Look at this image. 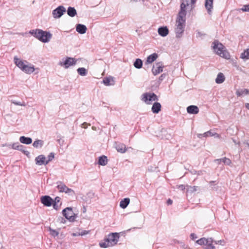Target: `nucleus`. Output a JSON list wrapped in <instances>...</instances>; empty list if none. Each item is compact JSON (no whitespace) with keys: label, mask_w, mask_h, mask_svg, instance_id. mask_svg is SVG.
I'll list each match as a JSON object with an SVG mask.
<instances>
[{"label":"nucleus","mask_w":249,"mask_h":249,"mask_svg":"<svg viewBox=\"0 0 249 249\" xmlns=\"http://www.w3.org/2000/svg\"><path fill=\"white\" fill-rule=\"evenodd\" d=\"M67 14L71 17H73L77 14V12L74 7H69L67 9Z\"/></svg>","instance_id":"nucleus-29"},{"label":"nucleus","mask_w":249,"mask_h":249,"mask_svg":"<svg viewBox=\"0 0 249 249\" xmlns=\"http://www.w3.org/2000/svg\"><path fill=\"white\" fill-rule=\"evenodd\" d=\"M202 136H203V135H202V134H199L198 135V138H201Z\"/></svg>","instance_id":"nucleus-54"},{"label":"nucleus","mask_w":249,"mask_h":249,"mask_svg":"<svg viewBox=\"0 0 249 249\" xmlns=\"http://www.w3.org/2000/svg\"><path fill=\"white\" fill-rule=\"evenodd\" d=\"M29 33L43 43L49 42L52 37V34L50 32L44 31L41 29L33 30Z\"/></svg>","instance_id":"nucleus-3"},{"label":"nucleus","mask_w":249,"mask_h":249,"mask_svg":"<svg viewBox=\"0 0 249 249\" xmlns=\"http://www.w3.org/2000/svg\"><path fill=\"white\" fill-rule=\"evenodd\" d=\"M158 54L156 53H154L147 57L146 63L147 64H151L156 60L158 58Z\"/></svg>","instance_id":"nucleus-23"},{"label":"nucleus","mask_w":249,"mask_h":249,"mask_svg":"<svg viewBox=\"0 0 249 249\" xmlns=\"http://www.w3.org/2000/svg\"><path fill=\"white\" fill-rule=\"evenodd\" d=\"M43 143L44 142L43 141L40 140H37L34 142L33 145L34 147L36 148H41L43 146Z\"/></svg>","instance_id":"nucleus-31"},{"label":"nucleus","mask_w":249,"mask_h":249,"mask_svg":"<svg viewBox=\"0 0 249 249\" xmlns=\"http://www.w3.org/2000/svg\"><path fill=\"white\" fill-rule=\"evenodd\" d=\"M191 238L192 239H196L197 238V237H196V235L195 233H192L191 234Z\"/></svg>","instance_id":"nucleus-46"},{"label":"nucleus","mask_w":249,"mask_h":249,"mask_svg":"<svg viewBox=\"0 0 249 249\" xmlns=\"http://www.w3.org/2000/svg\"><path fill=\"white\" fill-rule=\"evenodd\" d=\"M209 136H213L215 138L219 139L220 135L216 133L213 132L211 131H209Z\"/></svg>","instance_id":"nucleus-38"},{"label":"nucleus","mask_w":249,"mask_h":249,"mask_svg":"<svg viewBox=\"0 0 249 249\" xmlns=\"http://www.w3.org/2000/svg\"><path fill=\"white\" fill-rule=\"evenodd\" d=\"M212 47L214 53L220 57L229 59L230 58L229 53L227 51L224 45L217 40H214Z\"/></svg>","instance_id":"nucleus-4"},{"label":"nucleus","mask_w":249,"mask_h":249,"mask_svg":"<svg viewBox=\"0 0 249 249\" xmlns=\"http://www.w3.org/2000/svg\"><path fill=\"white\" fill-rule=\"evenodd\" d=\"M163 66L161 62L156 63L152 68V71L154 75H156L163 71Z\"/></svg>","instance_id":"nucleus-13"},{"label":"nucleus","mask_w":249,"mask_h":249,"mask_svg":"<svg viewBox=\"0 0 249 249\" xmlns=\"http://www.w3.org/2000/svg\"><path fill=\"white\" fill-rule=\"evenodd\" d=\"M196 1V0H191V3L192 4H194Z\"/></svg>","instance_id":"nucleus-51"},{"label":"nucleus","mask_w":249,"mask_h":249,"mask_svg":"<svg viewBox=\"0 0 249 249\" xmlns=\"http://www.w3.org/2000/svg\"><path fill=\"white\" fill-rule=\"evenodd\" d=\"M76 31L80 34L86 33L87 28L86 26L83 24H78L76 27Z\"/></svg>","instance_id":"nucleus-20"},{"label":"nucleus","mask_w":249,"mask_h":249,"mask_svg":"<svg viewBox=\"0 0 249 249\" xmlns=\"http://www.w3.org/2000/svg\"><path fill=\"white\" fill-rule=\"evenodd\" d=\"M117 150L122 153H124L126 151V147L124 145L119 144L116 147Z\"/></svg>","instance_id":"nucleus-35"},{"label":"nucleus","mask_w":249,"mask_h":249,"mask_svg":"<svg viewBox=\"0 0 249 249\" xmlns=\"http://www.w3.org/2000/svg\"><path fill=\"white\" fill-rule=\"evenodd\" d=\"M62 213L65 218L70 221L73 222L75 220V214L71 207H67L64 209L62 211Z\"/></svg>","instance_id":"nucleus-8"},{"label":"nucleus","mask_w":249,"mask_h":249,"mask_svg":"<svg viewBox=\"0 0 249 249\" xmlns=\"http://www.w3.org/2000/svg\"><path fill=\"white\" fill-rule=\"evenodd\" d=\"M158 100L157 96L154 93L146 92L142 95V100L147 104H151L152 102Z\"/></svg>","instance_id":"nucleus-5"},{"label":"nucleus","mask_w":249,"mask_h":249,"mask_svg":"<svg viewBox=\"0 0 249 249\" xmlns=\"http://www.w3.org/2000/svg\"><path fill=\"white\" fill-rule=\"evenodd\" d=\"M165 131H166L165 130H162V132H165Z\"/></svg>","instance_id":"nucleus-56"},{"label":"nucleus","mask_w":249,"mask_h":249,"mask_svg":"<svg viewBox=\"0 0 249 249\" xmlns=\"http://www.w3.org/2000/svg\"><path fill=\"white\" fill-rule=\"evenodd\" d=\"M142 62L141 59L139 58L136 59L134 63V66L137 69H140L142 67Z\"/></svg>","instance_id":"nucleus-33"},{"label":"nucleus","mask_w":249,"mask_h":249,"mask_svg":"<svg viewBox=\"0 0 249 249\" xmlns=\"http://www.w3.org/2000/svg\"><path fill=\"white\" fill-rule=\"evenodd\" d=\"M225 80V77L224 76V75L223 74V73L220 72L217 75V77L215 79V82L217 84H221L223 82H224Z\"/></svg>","instance_id":"nucleus-26"},{"label":"nucleus","mask_w":249,"mask_h":249,"mask_svg":"<svg viewBox=\"0 0 249 249\" xmlns=\"http://www.w3.org/2000/svg\"><path fill=\"white\" fill-rule=\"evenodd\" d=\"M76 63V60L74 58L67 57L65 60L63 59L62 61L60 62L59 65L65 69H68L71 66L75 65Z\"/></svg>","instance_id":"nucleus-9"},{"label":"nucleus","mask_w":249,"mask_h":249,"mask_svg":"<svg viewBox=\"0 0 249 249\" xmlns=\"http://www.w3.org/2000/svg\"><path fill=\"white\" fill-rule=\"evenodd\" d=\"M197 35H198L199 36H201V34H200V32H198V33H197Z\"/></svg>","instance_id":"nucleus-55"},{"label":"nucleus","mask_w":249,"mask_h":249,"mask_svg":"<svg viewBox=\"0 0 249 249\" xmlns=\"http://www.w3.org/2000/svg\"><path fill=\"white\" fill-rule=\"evenodd\" d=\"M14 62L17 67L26 74H30L36 71V73H38L39 71L38 68H35L32 64L18 58L17 56H14Z\"/></svg>","instance_id":"nucleus-2"},{"label":"nucleus","mask_w":249,"mask_h":249,"mask_svg":"<svg viewBox=\"0 0 249 249\" xmlns=\"http://www.w3.org/2000/svg\"><path fill=\"white\" fill-rule=\"evenodd\" d=\"M107 163V157L105 156H102L99 157L98 160V164L99 165L105 166Z\"/></svg>","instance_id":"nucleus-30"},{"label":"nucleus","mask_w":249,"mask_h":249,"mask_svg":"<svg viewBox=\"0 0 249 249\" xmlns=\"http://www.w3.org/2000/svg\"><path fill=\"white\" fill-rule=\"evenodd\" d=\"M240 58L244 60L249 59V48L246 50L241 54Z\"/></svg>","instance_id":"nucleus-32"},{"label":"nucleus","mask_w":249,"mask_h":249,"mask_svg":"<svg viewBox=\"0 0 249 249\" xmlns=\"http://www.w3.org/2000/svg\"><path fill=\"white\" fill-rule=\"evenodd\" d=\"M186 12L185 10V2L182 3L180 5V10L178 15L175 28L176 37L181 38L184 32L185 27Z\"/></svg>","instance_id":"nucleus-1"},{"label":"nucleus","mask_w":249,"mask_h":249,"mask_svg":"<svg viewBox=\"0 0 249 249\" xmlns=\"http://www.w3.org/2000/svg\"><path fill=\"white\" fill-rule=\"evenodd\" d=\"M213 181H210V183H213Z\"/></svg>","instance_id":"nucleus-58"},{"label":"nucleus","mask_w":249,"mask_h":249,"mask_svg":"<svg viewBox=\"0 0 249 249\" xmlns=\"http://www.w3.org/2000/svg\"><path fill=\"white\" fill-rule=\"evenodd\" d=\"M78 73L81 76H85L87 73V70L84 68H79L77 69Z\"/></svg>","instance_id":"nucleus-36"},{"label":"nucleus","mask_w":249,"mask_h":249,"mask_svg":"<svg viewBox=\"0 0 249 249\" xmlns=\"http://www.w3.org/2000/svg\"><path fill=\"white\" fill-rule=\"evenodd\" d=\"M119 238V234L117 232L109 234L107 239L109 242L110 246H113L116 245Z\"/></svg>","instance_id":"nucleus-11"},{"label":"nucleus","mask_w":249,"mask_h":249,"mask_svg":"<svg viewBox=\"0 0 249 249\" xmlns=\"http://www.w3.org/2000/svg\"><path fill=\"white\" fill-rule=\"evenodd\" d=\"M19 141L22 143L29 144L32 143V140L31 138L26 137L25 136H21L19 138Z\"/></svg>","instance_id":"nucleus-24"},{"label":"nucleus","mask_w":249,"mask_h":249,"mask_svg":"<svg viewBox=\"0 0 249 249\" xmlns=\"http://www.w3.org/2000/svg\"><path fill=\"white\" fill-rule=\"evenodd\" d=\"M12 103L17 106H25L26 104L24 102H20L17 101H13Z\"/></svg>","instance_id":"nucleus-43"},{"label":"nucleus","mask_w":249,"mask_h":249,"mask_svg":"<svg viewBox=\"0 0 249 249\" xmlns=\"http://www.w3.org/2000/svg\"><path fill=\"white\" fill-rule=\"evenodd\" d=\"M213 241L211 238H202L196 241L198 244L205 246V249H215V247L213 245Z\"/></svg>","instance_id":"nucleus-6"},{"label":"nucleus","mask_w":249,"mask_h":249,"mask_svg":"<svg viewBox=\"0 0 249 249\" xmlns=\"http://www.w3.org/2000/svg\"><path fill=\"white\" fill-rule=\"evenodd\" d=\"M178 189H179L182 191H183L185 189V186L184 185H180L178 186Z\"/></svg>","instance_id":"nucleus-44"},{"label":"nucleus","mask_w":249,"mask_h":249,"mask_svg":"<svg viewBox=\"0 0 249 249\" xmlns=\"http://www.w3.org/2000/svg\"><path fill=\"white\" fill-rule=\"evenodd\" d=\"M159 34L163 37L167 36L169 34V30L166 26L161 27L158 29Z\"/></svg>","instance_id":"nucleus-17"},{"label":"nucleus","mask_w":249,"mask_h":249,"mask_svg":"<svg viewBox=\"0 0 249 249\" xmlns=\"http://www.w3.org/2000/svg\"><path fill=\"white\" fill-rule=\"evenodd\" d=\"M246 107L249 109V103L246 104Z\"/></svg>","instance_id":"nucleus-53"},{"label":"nucleus","mask_w":249,"mask_h":249,"mask_svg":"<svg viewBox=\"0 0 249 249\" xmlns=\"http://www.w3.org/2000/svg\"><path fill=\"white\" fill-rule=\"evenodd\" d=\"M66 10V8L63 6H59L53 11V16L54 18H59L64 14Z\"/></svg>","instance_id":"nucleus-10"},{"label":"nucleus","mask_w":249,"mask_h":249,"mask_svg":"<svg viewBox=\"0 0 249 249\" xmlns=\"http://www.w3.org/2000/svg\"><path fill=\"white\" fill-rule=\"evenodd\" d=\"M236 94L238 96H245L249 94V90L246 89H238L236 91Z\"/></svg>","instance_id":"nucleus-28"},{"label":"nucleus","mask_w":249,"mask_h":249,"mask_svg":"<svg viewBox=\"0 0 249 249\" xmlns=\"http://www.w3.org/2000/svg\"><path fill=\"white\" fill-rule=\"evenodd\" d=\"M213 0H206L205 3V7L207 10L208 13L209 14H211L213 8Z\"/></svg>","instance_id":"nucleus-18"},{"label":"nucleus","mask_w":249,"mask_h":249,"mask_svg":"<svg viewBox=\"0 0 249 249\" xmlns=\"http://www.w3.org/2000/svg\"><path fill=\"white\" fill-rule=\"evenodd\" d=\"M202 135L203 137H209V131L203 134Z\"/></svg>","instance_id":"nucleus-47"},{"label":"nucleus","mask_w":249,"mask_h":249,"mask_svg":"<svg viewBox=\"0 0 249 249\" xmlns=\"http://www.w3.org/2000/svg\"><path fill=\"white\" fill-rule=\"evenodd\" d=\"M50 234L54 237L57 236L59 234V232L51 228H50Z\"/></svg>","instance_id":"nucleus-40"},{"label":"nucleus","mask_w":249,"mask_h":249,"mask_svg":"<svg viewBox=\"0 0 249 249\" xmlns=\"http://www.w3.org/2000/svg\"><path fill=\"white\" fill-rule=\"evenodd\" d=\"M214 242L215 244L220 245H221L223 246H225V244H226V242L224 240H218V241H215Z\"/></svg>","instance_id":"nucleus-41"},{"label":"nucleus","mask_w":249,"mask_h":249,"mask_svg":"<svg viewBox=\"0 0 249 249\" xmlns=\"http://www.w3.org/2000/svg\"><path fill=\"white\" fill-rule=\"evenodd\" d=\"M130 203V199L129 198H125L122 200L120 202V207L123 209H125Z\"/></svg>","instance_id":"nucleus-25"},{"label":"nucleus","mask_w":249,"mask_h":249,"mask_svg":"<svg viewBox=\"0 0 249 249\" xmlns=\"http://www.w3.org/2000/svg\"><path fill=\"white\" fill-rule=\"evenodd\" d=\"M36 164L38 165H46V158L43 155H40L35 159Z\"/></svg>","instance_id":"nucleus-15"},{"label":"nucleus","mask_w":249,"mask_h":249,"mask_svg":"<svg viewBox=\"0 0 249 249\" xmlns=\"http://www.w3.org/2000/svg\"><path fill=\"white\" fill-rule=\"evenodd\" d=\"M213 181H210V183H213Z\"/></svg>","instance_id":"nucleus-57"},{"label":"nucleus","mask_w":249,"mask_h":249,"mask_svg":"<svg viewBox=\"0 0 249 249\" xmlns=\"http://www.w3.org/2000/svg\"><path fill=\"white\" fill-rule=\"evenodd\" d=\"M60 200H61L60 197L57 196L55 198L54 200H53V202L52 204H53V207L54 209L57 210L59 209V208L61 205V203L60 202Z\"/></svg>","instance_id":"nucleus-22"},{"label":"nucleus","mask_w":249,"mask_h":249,"mask_svg":"<svg viewBox=\"0 0 249 249\" xmlns=\"http://www.w3.org/2000/svg\"><path fill=\"white\" fill-rule=\"evenodd\" d=\"M245 143L248 145V146L249 147V140H247L245 142Z\"/></svg>","instance_id":"nucleus-52"},{"label":"nucleus","mask_w":249,"mask_h":249,"mask_svg":"<svg viewBox=\"0 0 249 249\" xmlns=\"http://www.w3.org/2000/svg\"><path fill=\"white\" fill-rule=\"evenodd\" d=\"M187 111L189 114H196L199 112V108L196 106H190L187 108Z\"/></svg>","instance_id":"nucleus-16"},{"label":"nucleus","mask_w":249,"mask_h":249,"mask_svg":"<svg viewBox=\"0 0 249 249\" xmlns=\"http://www.w3.org/2000/svg\"><path fill=\"white\" fill-rule=\"evenodd\" d=\"M87 125L88 124L86 123H84L83 124H82V127L84 128H86L87 127Z\"/></svg>","instance_id":"nucleus-48"},{"label":"nucleus","mask_w":249,"mask_h":249,"mask_svg":"<svg viewBox=\"0 0 249 249\" xmlns=\"http://www.w3.org/2000/svg\"><path fill=\"white\" fill-rule=\"evenodd\" d=\"M215 162H217L218 164H220L221 162H223L224 164L230 165L231 163V160L227 158H224L222 159H216L214 160Z\"/></svg>","instance_id":"nucleus-27"},{"label":"nucleus","mask_w":249,"mask_h":249,"mask_svg":"<svg viewBox=\"0 0 249 249\" xmlns=\"http://www.w3.org/2000/svg\"><path fill=\"white\" fill-rule=\"evenodd\" d=\"M54 158V155L53 153H51L46 159V164H48L50 161H52Z\"/></svg>","instance_id":"nucleus-37"},{"label":"nucleus","mask_w":249,"mask_h":249,"mask_svg":"<svg viewBox=\"0 0 249 249\" xmlns=\"http://www.w3.org/2000/svg\"><path fill=\"white\" fill-rule=\"evenodd\" d=\"M232 141H233V142H234L235 144H240V142H236V141L234 139H232Z\"/></svg>","instance_id":"nucleus-50"},{"label":"nucleus","mask_w":249,"mask_h":249,"mask_svg":"<svg viewBox=\"0 0 249 249\" xmlns=\"http://www.w3.org/2000/svg\"><path fill=\"white\" fill-rule=\"evenodd\" d=\"M172 203H173V201H172L171 199H169L167 200V204H168V205H171V204H172Z\"/></svg>","instance_id":"nucleus-49"},{"label":"nucleus","mask_w":249,"mask_h":249,"mask_svg":"<svg viewBox=\"0 0 249 249\" xmlns=\"http://www.w3.org/2000/svg\"><path fill=\"white\" fill-rule=\"evenodd\" d=\"M239 10H241L243 12H249V4L244 5Z\"/></svg>","instance_id":"nucleus-42"},{"label":"nucleus","mask_w":249,"mask_h":249,"mask_svg":"<svg viewBox=\"0 0 249 249\" xmlns=\"http://www.w3.org/2000/svg\"><path fill=\"white\" fill-rule=\"evenodd\" d=\"M99 245L101 248H106L109 247H111L110 246L109 242L107 241V239H105L104 241L101 242L99 243Z\"/></svg>","instance_id":"nucleus-34"},{"label":"nucleus","mask_w":249,"mask_h":249,"mask_svg":"<svg viewBox=\"0 0 249 249\" xmlns=\"http://www.w3.org/2000/svg\"><path fill=\"white\" fill-rule=\"evenodd\" d=\"M151 110L154 113H158L161 110V105L160 103L155 102L152 107Z\"/></svg>","instance_id":"nucleus-21"},{"label":"nucleus","mask_w":249,"mask_h":249,"mask_svg":"<svg viewBox=\"0 0 249 249\" xmlns=\"http://www.w3.org/2000/svg\"><path fill=\"white\" fill-rule=\"evenodd\" d=\"M41 202L45 206H51L53 202V199L48 196H43L41 197Z\"/></svg>","instance_id":"nucleus-14"},{"label":"nucleus","mask_w":249,"mask_h":249,"mask_svg":"<svg viewBox=\"0 0 249 249\" xmlns=\"http://www.w3.org/2000/svg\"><path fill=\"white\" fill-rule=\"evenodd\" d=\"M57 188L59 192L65 193L68 195L73 196L75 195V192L71 188H68L65 184L60 182L57 186Z\"/></svg>","instance_id":"nucleus-7"},{"label":"nucleus","mask_w":249,"mask_h":249,"mask_svg":"<svg viewBox=\"0 0 249 249\" xmlns=\"http://www.w3.org/2000/svg\"><path fill=\"white\" fill-rule=\"evenodd\" d=\"M189 0H183L182 3L185 2V7H186L187 6L189 5Z\"/></svg>","instance_id":"nucleus-45"},{"label":"nucleus","mask_w":249,"mask_h":249,"mask_svg":"<svg viewBox=\"0 0 249 249\" xmlns=\"http://www.w3.org/2000/svg\"><path fill=\"white\" fill-rule=\"evenodd\" d=\"M2 146H8L11 147L13 149L18 150L22 151L23 153L27 154L29 152L27 150L23 149L24 146L22 145L19 144L18 142L14 143L12 144H4L2 145Z\"/></svg>","instance_id":"nucleus-12"},{"label":"nucleus","mask_w":249,"mask_h":249,"mask_svg":"<svg viewBox=\"0 0 249 249\" xmlns=\"http://www.w3.org/2000/svg\"><path fill=\"white\" fill-rule=\"evenodd\" d=\"M103 83L106 86H112L114 85L115 81L113 77L110 76L106 77L103 79Z\"/></svg>","instance_id":"nucleus-19"},{"label":"nucleus","mask_w":249,"mask_h":249,"mask_svg":"<svg viewBox=\"0 0 249 249\" xmlns=\"http://www.w3.org/2000/svg\"><path fill=\"white\" fill-rule=\"evenodd\" d=\"M197 188L196 186H189L187 189V191L193 193L197 190Z\"/></svg>","instance_id":"nucleus-39"}]
</instances>
